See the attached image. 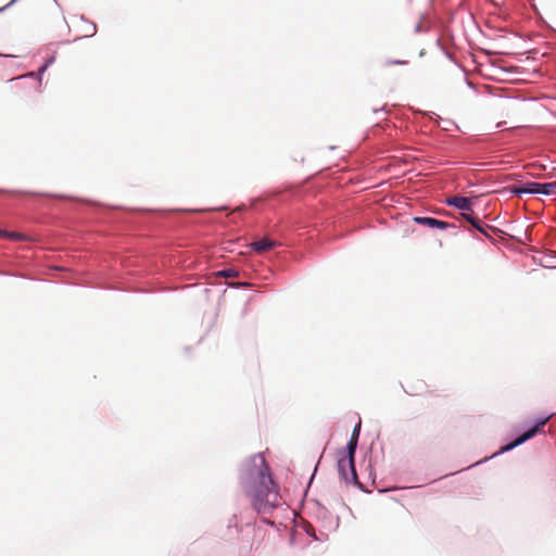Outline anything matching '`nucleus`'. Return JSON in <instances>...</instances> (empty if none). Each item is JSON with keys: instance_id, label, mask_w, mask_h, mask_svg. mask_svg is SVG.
I'll return each instance as SVG.
<instances>
[{"instance_id": "nucleus-17", "label": "nucleus", "mask_w": 556, "mask_h": 556, "mask_svg": "<svg viewBox=\"0 0 556 556\" xmlns=\"http://www.w3.org/2000/svg\"><path fill=\"white\" fill-rule=\"evenodd\" d=\"M494 4H498V0H491Z\"/></svg>"}, {"instance_id": "nucleus-11", "label": "nucleus", "mask_w": 556, "mask_h": 556, "mask_svg": "<svg viewBox=\"0 0 556 556\" xmlns=\"http://www.w3.org/2000/svg\"><path fill=\"white\" fill-rule=\"evenodd\" d=\"M219 275L225 278H235L239 276V271L232 268L219 271Z\"/></svg>"}, {"instance_id": "nucleus-10", "label": "nucleus", "mask_w": 556, "mask_h": 556, "mask_svg": "<svg viewBox=\"0 0 556 556\" xmlns=\"http://www.w3.org/2000/svg\"><path fill=\"white\" fill-rule=\"evenodd\" d=\"M472 226L486 237H489L488 230H493L491 226L483 225L479 219H477Z\"/></svg>"}, {"instance_id": "nucleus-18", "label": "nucleus", "mask_w": 556, "mask_h": 556, "mask_svg": "<svg viewBox=\"0 0 556 556\" xmlns=\"http://www.w3.org/2000/svg\"><path fill=\"white\" fill-rule=\"evenodd\" d=\"M15 1H16V0H12V2H11V3L15 2Z\"/></svg>"}, {"instance_id": "nucleus-6", "label": "nucleus", "mask_w": 556, "mask_h": 556, "mask_svg": "<svg viewBox=\"0 0 556 556\" xmlns=\"http://www.w3.org/2000/svg\"><path fill=\"white\" fill-rule=\"evenodd\" d=\"M278 245H280L278 241L271 240L269 238H263L258 241H254L251 243V248L257 253L267 252Z\"/></svg>"}, {"instance_id": "nucleus-1", "label": "nucleus", "mask_w": 556, "mask_h": 556, "mask_svg": "<svg viewBox=\"0 0 556 556\" xmlns=\"http://www.w3.org/2000/svg\"><path fill=\"white\" fill-rule=\"evenodd\" d=\"M245 475V493L253 508L258 514H266L276 508L280 503L279 489L271 478L264 456H252L247 465Z\"/></svg>"}, {"instance_id": "nucleus-2", "label": "nucleus", "mask_w": 556, "mask_h": 556, "mask_svg": "<svg viewBox=\"0 0 556 556\" xmlns=\"http://www.w3.org/2000/svg\"><path fill=\"white\" fill-rule=\"evenodd\" d=\"M510 191L516 194L517 197H521L523 193H530V194H556V181L553 182H526L521 187H511Z\"/></svg>"}, {"instance_id": "nucleus-4", "label": "nucleus", "mask_w": 556, "mask_h": 556, "mask_svg": "<svg viewBox=\"0 0 556 556\" xmlns=\"http://www.w3.org/2000/svg\"><path fill=\"white\" fill-rule=\"evenodd\" d=\"M357 435H352L350 442L348 443V455L341 458V467L349 466L350 471H352L353 477L355 478V465H354V454L357 446Z\"/></svg>"}, {"instance_id": "nucleus-15", "label": "nucleus", "mask_w": 556, "mask_h": 556, "mask_svg": "<svg viewBox=\"0 0 556 556\" xmlns=\"http://www.w3.org/2000/svg\"><path fill=\"white\" fill-rule=\"evenodd\" d=\"M404 62L401 61H390L389 64H403Z\"/></svg>"}, {"instance_id": "nucleus-13", "label": "nucleus", "mask_w": 556, "mask_h": 556, "mask_svg": "<svg viewBox=\"0 0 556 556\" xmlns=\"http://www.w3.org/2000/svg\"><path fill=\"white\" fill-rule=\"evenodd\" d=\"M450 227V224L446 223V222H443V220H439L438 219V224L434 225V228H439V229H446Z\"/></svg>"}, {"instance_id": "nucleus-5", "label": "nucleus", "mask_w": 556, "mask_h": 556, "mask_svg": "<svg viewBox=\"0 0 556 556\" xmlns=\"http://www.w3.org/2000/svg\"><path fill=\"white\" fill-rule=\"evenodd\" d=\"M446 204L466 212L472 210V201L470 198L466 197H450L446 199Z\"/></svg>"}, {"instance_id": "nucleus-16", "label": "nucleus", "mask_w": 556, "mask_h": 556, "mask_svg": "<svg viewBox=\"0 0 556 556\" xmlns=\"http://www.w3.org/2000/svg\"><path fill=\"white\" fill-rule=\"evenodd\" d=\"M25 194L36 195L37 193H35V192H25Z\"/></svg>"}, {"instance_id": "nucleus-19", "label": "nucleus", "mask_w": 556, "mask_h": 556, "mask_svg": "<svg viewBox=\"0 0 556 556\" xmlns=\"http://www.w3.org/2000/svg\"><path fill=\"white\" fill-rule=\"evenodd\" d=\"M3 9H0V11H2Z\"/></svg>"}, {"instance_id": "nucleus-14", "label": "nucleus", "mask_w": 556, "mask_h": 556, "mask_svg": "<svg viewBox=\"0 0 556 556\" xmlns=\"http://www.w3.org/2000/svg\"><path fill=\"white\" fill-rule=\"evenodd\" d=\"M359 426H361V424H358V426H357V427H355V429H354V431H353L352 435H357V437H358V433H359Z\"/></svg>"}, {"instance_id": "nucleus-12", "label": "nucleus", "mask_w": 556, "mask_h": 556, "mask_svg": "<svg viewBox=\"0 0 556 556\" xmlns=\"http://www.w3.org/2000/svg\"><path fill=\"white\" fill-rule=\"evenodd\" d=\"M462 216H463L464 219H466L471 225H473V223L477 220L476 217H473L472 215H470L468 213H463Z\"/></svg>"}, {"instance_id": "nucleus-9", "label": "nucleus", "mask_w": 556, "mask_h": 556, "mask_svg": "<svg viewBox=\"0 0 556 556\" xmlns=\"http://www.w3.org/2000/svg\"><path fill=\"white\" fill-rule=\"evenodd\" d=\"M413 220L416 224L424 225L430 228H434V225L438 224V219L432 217H414Z\"/></svg>"}, {"instance_id": "nucleus-8", "label": "nucleus", "mask_w": 556, "mask_h": 556, "mask_svg": "<svg viewBox=\"0 0 556 556\" xmlns=\"http://www.w3.org/2000/svg\"><path fill=\"white\" fill-rule=\"evenodd\" d=\"M0 237L11 239V240H27L28 237L21 232L15 231H7L0 229Z\"/></svg>"}, {"instance_id": "nucleus-7", "label": "nucleus", "mask_w": 556, "mask_h": 556, "mask_svg": "<svg viewBox=\"0 0 556 556\" xmlns=\"http://www.w3.org/2000/svg\"><path fill=\"white\" fill-rule=\"evenodd\" d=\"M338 469L341 477L344 479L346 483H356L357 475L355 473V478L353 477L352 471H350L349 466L341 467V458L338 462Z\"/></svg>"}, {"instance_id": "nucleus-3", "label": "nucleus", "mask_w": 556, "mask_h": 556, "mask_svg": "<svg viewBox=\"0 0 556 556\" xmlns=\"http://www.w3.org/2000/svg\"><path fill=\"white\" fill-rule=\"evenodd\" d=\"M548 419H549V417L539 421L534 427H532L531 429L526 431L522 435L517 438L514 442H511V443L501 447L500 453H504V452L510 451L511 448H514V447L522 444L527 440L533 438L539 432L541 427H543L548 421Z\"/></svg>"}]
</instances>
